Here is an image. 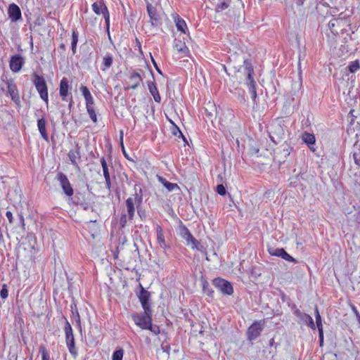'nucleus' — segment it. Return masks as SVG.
Returning <instances> with one entry per match:
<instances>
[{
	"mask_svg": "<svg viewBox=\"0 0 360 360\" xmlns=\"http://www.w3.org/2000/svg\"><path fill=\"white\" fill-rule=\"evenodd\" d=\"M114 257H115V258H117V253H115Z\"/></svg>",
	"mask_w": 360,
	"mask_h": 360,
	"instance_id": "obj_63",
	"label": "nucleus"
},
{
	"mask_svg": "<svg viewBox=\"0 0 360 360\" xmlns=\"http://www.w3.org/2000/svg\"><path fill=\"white\" fill-rule=\"evenodd\" d=\"M8 15L13 22H15L21 18V11L20 8L15 4H12L8 8Z\"/></svg>",
	"mask_w": 360,
	"mask_h": 360,
	"instance_id": "obj_14",
	"label": "nucleus"
},
{
	"mask_svg": "<svg viewBox=\"0 0 360 360\" xmlns=\"http://www.w3.org/2000/svg\"><path fill=\"white\" fill-rule=\"evenodd\" d=\"M259 151V149L258 147H257L256 146H253L251 143L250 144L249 153L251 155H257L258 156Z\"/></svg>",
	"mask_w": 360,
	"mask_h": 360,
	"instance_id": "obj_41",
	"label": "nucleus"
},
{
	"mask_svg": "<svg viewBox=\"0 0 360 360\" xmlns=\"http://www.w3.org/2000/svg\"><path fill=\"white\" fill-rule=\"evenodd\" d=\"M148 90L150 92V94H152L154 100L156 102L160 103L161 101V97L158 91L156 84L154 82H148Z\"/></svg>",
	"mask_w": 360,
	"mask_h": 360,
	"instance_id": "obj_20",
	"label": "nucleus"
},
{
	"mask_svg": "<svg viewBox=\"0 0 360 360\" xmlns=\"http://www.w3.org/2000/svg\"><path fill=\"white\" fill-rule=\"evenodd\" d=\"M126 241H127L126 238H125V237H124V238H122V245H123Z\"/></svg>",
	"mask_w": 360,
	"mask_h": 360,
	"instance_id": "obj_58",
	"label": "nucleus"
},
{
	"mask_svg": "<svg viewBox=\"0 0 360 360\" xmlns=\"http://www.w3.org/2000/svg\"><path fill=\"white\" fill-rule=\"evenodd\" d=\"M68 157L72 164L76 167L79 169L78 164L77 162V160L80 159V153L79 148L77 147L75 150H70L68 153Z\"/></svg>",
	"mask_w": 360,
	"mask_h": 360,
	"instance_id": "obj_22",
	"label": "nucleus"
},
{
	"mask_svg": "<svg viewBox=\"0 0 360 360\" xmlns=\"http://www.w3.org/2000/svg\"><path fill=\"white\" fill-rule=\"evenodd\" d=\"M93 11L97 14H103L106 22V25L109 27L110 15L106 6L103 2H95L92 5Z\"/></svg>",
	"mask_w": 360,
	"mask_h": 360,
	"instance_id": "obj_10",
	"label": "nucleus"
},
{
	"mask_svg": "<svg viewBox=\"0 0 360 360\" xmlns=\"http://www.w3.org/2000/svg\"><path fill=\"white\" fill-rule=\"evenodd\" d=\"M283 146V149L278 150L277 155L279 158L285 159L290 154L292 148L287 144H284Z\"/></svg>",
	"mask_w": 360,
	"mask_h": 360,
	"instance_id": "obj_29",
	"label": "nucleus"
},
{
	"mask_svg": "<svg viewBox=\"0 0 360 360\" xmlns=\"http://www.w3.org/2000/svg\"><path fill=\"white\" fill-rule=\"evenodd\" d=\"M131 85L127 89H136L142 81V79L139 73H134L129 78Z\"/></svg>",
	"mask_w": 360,
	"mask_h": 360,
	"instance_id": "obj_23",
	"label": "nucleus"
},
{
	"mask_svg": "<svg viewBox=\"0 0 360 360\" xmlns=\"http://www.w3.org/2000/svg\"><path fill=\"white\" fill-rule=\"evenodd\" d=\"M134 190L136 193L134 195V198H129L126 200V206L129 215V219H132L135 212L134 204L136 203L138 205L141 204L142 202V195L141 194H139L136 193V185L134 187Z\"/></svg>",
	"mask_w": 360,
	"mask_h": 360,
	"instance_id": "obj_7",
	"label": "nucleus"
},
{
	"mask_svg": "<svg viewBox=\"0 0 360 360\" xmlns=\"http://www.w3.org/2000/svg\"><path fill=\"white\" fill-rule=\"evenodd\" d=\"M264 323V320L255 321L248 329V339L254 340L257 338L263 330Z\"/></svg>",
	"mask_w": 360,
	"mask_h": 360,
	"instance_id": "obj_6",
	"label": "nucleus"
},
{
	"mask_svg": "<svg viewBox=\"0 0 360 360\" xmlns=\"http://www.w3.org/2000/svg\"><path fill=\"white\" fill-rule=\"evenodd\" d=\"M176 26L178 30L181 31L182 33L186 34V30L187 29V25L185 21L183 19L178 18L176 20Z\"/></svg>",
	"mask_w": 360,
	"mask_h": 360,
	"instance_id": "obj_32",
	"label": "nucleus"
},
{
	"mask_svg": "<svg viewBox=\"0 0 360 360\" xmlns=\"http://www.w3.org/2000/svg\"><path fill=\"white\" fill-rule=\"evenodd\" d=\"M65 331L66 335L72 334V328L68 322L66 323V326L65 327Z\"/></svg>",
	"mask_w": 360,
	"mask_h": 360,
	"instance_id": "obj_47",
	"label": "nucleus"
},
{
	"mask_svg": "<svg viewBox=\"0 0 360 360\" xmlns=\"http://www.w3.org/2000/svg\"><path fill=\"white\" fill-rule=\"evenodd\" d=\"M85 101H86V108L92 107V105L94 104V99H93V97L91 96L87 97L85 99Z\"/></svg>",
	"mask_w": 360,
	"mask_h": 360,
	"instance_id": "obj_45",
	"label": "nucleus"
},
{
	"mask_svg": "<svg viewBox=\"0 0 360 360\" xmlns=\"http://www.w3.org/2000/svg\"><path fill=\"white\" fill-rule=\"evenodd\" d=\"M150 292L143 288L141 289L139 295V300L141 303L142 307L146 313L150 314L151 312L150 305L149 303Z\"/></svg>",
	"mask_w": 360,
	"mask_h": 360,
	"instance_id": "obj_13",
	"label": "nucleus"
},
{
	"mask_svg": "<svg viewBox=\"0 0 360 360\" xmlns=\"http://www.w3.org/2000/svg\"><path fill=\"white\" fill-rule=\"evenodd\" d=\"M223 69H224L226 72H227V71H226V67H225L224 65L223 66Z\"/></svg>",
	"mask_w": 360,
	"mask_h": 360,
	"instance_id": "obj_61",
	"label": "nucleus"
},
{
	"mask_svg": "<svg viewBox=\"0 0 360 360\" xmlns=\"http://www.w3.org/2000/svg\"><path fill=\"white\" fill-rule=\"evenodd\" d=\"M281 258H283V259H285V261H288V262H297V260L295 258H293L292 257H291L289 254H288L285 252V250L284 251Z\"/></svg>",
	"mask_w": 360,
	"mask_h": 360,
	"instance_id": "obj_42",
	"label": "nucleus"
},
{
	"mask_svg": "<svg viewBox=\"0 0 360 360\" xmlns=\"http://www.w3.org/2000/svg\"><path fill=\"white\" fill-rule=\"evenodd\" d=\"M315 318H316V327L319 330V338L321 343L323 342V326L321 322V317L319 311V309L317 307H315Z\"/></svg>",
	"mask_w": 360,
	"mask_h": 360,
	"instance_id": "obj_16",
	"label": "nucleus"
},
{
	"mask_svg": "<svg viewBox=\"0 0 360 360\" xmlns=\"http://www.w3.org/2000/svg\"><path fill=\"white\" fill-rule=\"evenodd\" d=\"M285 250L283 248H269V252L273 256L282 257Z\"/></svg>",
	"mask_w": 360,
	"mask_h": 360,
	"instance_id": "obj_33",
	"label": "nucleus"
},
{
	"mask_svg": "<svg viewBox=\"0 0 360 360\" xmlns=\"http://www.w3.org/2000/svg\"><path fill=\"white\" fill-rule=\"evenodd\" d=\"M213 283L222 293L229 295L233 293V287L229 282L222 278H216L213 281Z\"/></svg>",
	"mask_w": 360,
	"mask_h": 360,
	"instance_id": "obj_8",
	"label": "nucleus"
},
{
	"mask_svg": "<svg viewBox=\"0 0 360 360\" xmlns=\"http://www.w3.org/2000/svg\"><path fill=\"white\" fill-rule=\"evenodd\" d=\"M68 91V82L66 78H63L60 83V96L65 100Z\"/></svg>",
	"mask_w": 360,
	"mask_h": 360,
	"instance_id": "obj_24",
	"label": "nucleus"
},
{
	"mask_svg": "<svg viewBox=\"0 0 360 360\" xmlns=\"http://www.w3.org/2000/svg\"><path fill=\"white\" fill-rule=\"evenodd\" d=\"M147 11H148V15L151 20V23L153 25H154V21H158V15H157V13H156V8L152 6L151 4H147Z\"/></svg>",
	"mask_w": 360,
	"mask_h": 360,
	"instance_id": "obj_27",
	"label": "nucleus"
},
{
	"mask_svg": "<svg viewBox=\"0 0 360 360\" xmlns=\"http://www.w3.org/2000/svg\"><path fill=\"white\" fill-rule=\"evenodd\" d=\"M112 63V58L110 55H107L103 58V65L105 68H110Z\"/></svg>",
	"mask_w": 360,
	"mask_h": 360,
	"instance_id": "obj_38",
	"label": "nucleus"
},
{
	"mask_svg": "<svg viewBox=\"0 0 360 360\" xmlns=\"http://www.w3.org/2000/svg\"><path fill=\"white\" fill-rule=\"evenodd\" d=\"M119 251H120V247L118 246V247L117 248V252H118Z\"/></svg>",
	"mask_w": 360,
	"mask_h": 360,
	"instance_id": "obj_62",
	"label": "nucleus"
},
{
	"mask_svg": "<svg viewBox=\"0 0 360 360\" xmlns=\"http://www.w3.org/2000/svg\"><path fill=\"white\" fill-rule=\"evenodd\" d=\"M208 286H209V284H208L207 282H205L203 283V290H204L205 293H206L207 295H210V292L209 291Z\"/></svg>",
	"mask_w": 360,
	"mask_h": 360,
	"instance_id": "obj_50",
	"label": "nucleus"
},
{
	"mask_svg": "<svg viewBox=\"0 0 360 360\" xmlns=\"http://www.w3.org/2000/svg\"><path fill=\"white\" fill-rule=\"evenodd\" d=\"M8 91L12 98V100L18 105L20 104V98H19V96H18V90L16 89V86L14 84H8Z\"/></svg>",
	"mask_w": 360,
	"mask_h": 360,
	"instance_id": "obj_17",
	"label": "nucleus"
},
{
	"mask_svg": "<svg viewBox=\"0 0 360 360\" xmlns=\"http://www.w3.org/2000/svg\"><path fill=\"white\" fill-rule=\"evenodd\" d=\"M169 122L172 124V133L174 136H178L182 137L184 141L188 143L186 137L183 135L179 128L170 120Z\"/></svg>",
	"mask_w": 360,
	"mask_h": 360,
	"instance_id": "obj_30",
	"label": "nucleus"
},
{
	"mask_svg": "<svg viewBox=\"0 0 360 360\" xmlns=\"http://www.w3.org/2000/svg\"><path fill=\"white\" fill-rule=\"evenodd\" d=\"M288 133L287 126L284 124L283 120H280L271 126V130L270 131V138L276 142V139L281 140L286 137Z\"/></svg>",
	"mask_w": 360,
	"mask_h": 360,
	"instance_id": "obj_3",
	"label": "nucleus"
},
{
	"mask_svg": "<svg viewBox=\"0 0 360 360\" xmlns=\"http://www.w3.org/2000/svg\"><path fill=\"white\" fill-rule=\"evenodd\" d=\"M302 141L309 146L311 150H314V149H312L310 147V145L314 144L316 141L315 136L313 134L304 132L302 136Z\"/></svg>",
	"mask_w": 360,
	"mask_h": 360,
	"instance_id": "obj_26",
	"label": "nucleus"
},
{
	"mask_svg": "<svg viewBox=\"0 0 360 360\" xmlns=\"http://www.w3.org/2000/svg\"><path fill=\"white\" fill-rule=\"evenodd\" d=\"M78 41L77 34L75 32H72V51L75 52L76 45Z\"/></svg>",
	"mask_w": 360,
	"mask_h": 360,
	"instance_id": "obj_39",
	"label": "nucleus"
},
{
	"mask_svg": "<svg viewBox=\"0 0 360 360\" xmlns=\"http://www.w3.org/2000/svg\"><path fill=\"white\" fill-rule=\"evenodd\" d=\"M234 71L231 73V77L235 82L243 83L244 82L249 86L251 97L255 100L257 97V92L255 89V82L252 78V73L254 72L253 68L250 61L248 60H243V65L236 70L234 67Z\"/></svg>",
	"mask_w": 360,
	"mask_h": 360,
	"instance_id": "obj_2",
	"label": "nucleus"
},
{
	"mask_svg": "<svg viewBox=\"0 0 360 360\" xmlns=\"http://www.w3.org/2000/svg\"><path fill=\"white\" fill-rule=\"evenodd\" d=\"M123 136H124L123 131L120 130V146L122 148H123Z\"/></svg>",
	"mask_w": 360,
	"mask_h": 360,
	"instance_id": "obj_53",
	"label": "nucleus"
},
{
	"mask_svg": "<svg viewBox=\"0 0 360 360\" xmlns=\"http://www.w3.org/2000/svg\"><path fill=\"white\" fill-rule=\"evenodd\" d=\"M127 216L126 214H122L120 218V225L122 227H124L127 224Z\"/></svg>",
	"mask_w": 360,
	"mask_h": 360,
	"instance_id": "obj_49",
	"label": "nucleus"
},
{
	"mask_svg": "<svg viewBox=\"0 0 360 360\" xmlns=\"http://www.w3.org/2000/svg\"><path fill=\"white\" fill-rule=\"evenodd\" d=\"M357 219L360 221V210H359V217H357Z\"/></svg>",
	"mask_w": 360,
	"mask_h": 360,
	"instance_id": "obj_59",
	"label": "nucleus"
},
{
	"mask_svg": "<svg viewBox=\"0 0 360 360\" xmlns=\"http://www.w3.org/2000/svg\"><path fill=\"white\" fill-rule=\"evenodd\" d=\"M360 68L359 63L358 60L353 61L349 66L348 69L350 72L354 73Z\"/></svg>",
	"mask_w": 360,
	"mask_h": 360,
	"instance_id": "obj_35",
	"label": "nucleus"
},
{
	"mask_svg": "<svg viewBox=\"0 0 360 360\" xmlns=\"http://www.w3.org/2000/svg\"><path fill=\"white\" fill-rule=\"evenodd\" d=\"M151 60H152V62H153V64L154 65L155 68H156L157 71L160 73V74H162V72L161 70L158 68L155 60L153 58V57L151 56Z\"/></svg>",
	"mask_w": 360,
	"mask_h": 360,
	"instance_id": "obj_54",
	"label": "nucleus"
},
{
	"mask_svg": "<svg viewBox=\"0 0 360 360\" xmlns=\"http://www.w3.org/2000/svg\"><path fill=\"white\" fill-rule=\"evenodd\" d=\"M157 178L158 179V181L163 184V186L169 191H174L175 188L176 189H179V187L178 186V185L176 184H173V183H170L169 181H167L165 179H164L163 177L158 175L157 176Z\"/></svg>",
	"mask_w": 360,
	"mask_h": 360,
	"instance_id": "obj_25",
	"label": "nucleus"
},
{
	"mask_svg": "<svg viewBox=\"0 0 360 360\" xmlns=\"http://www.w3.org/2000/svg\"><path fill=\"white\" fill-rule=\"evenodd\" d=\"M101 163L103 168V175L105 179V183L107 187L109 188L110 187V174L108 169L107 162L104 158H102L101 159Z\"/></svg>",
	"mask_w": 360,
	"mask_h": 360,
	"instance_id": "obj_21",
	"label": "nucleus"
},
{
	"mask_svg": "<svg viewBox=\"0 0 360 360\" xmlns=\"http://www.w3.org/2000/svg\"><path fill=\"white\" fill-rule=\"evenodd\" d=\"M353 158L355 162V163L357 165H360V154L359 153H354Z\"/></svg>",
	"mask_w": 360,
	"mask_h": 360,
	"instance_id": "obj_48",
	"label": "nucleus"
},
{
	"mask_svg": "<svg viewBox=\"0 0 360 360\" xmlns=\"http://www.w3.org/2000/svg\"><path fill=\"white\" fill-rule=\"evenodd\" d=\"M274 342V338H271V339L270 340V342H269V345H270V346H273Z\"/></svg>",
	"mask_w": 360,
	"mask_h": 360,
	"instance_id": "obj_57",
	"label": "nucleus"
},
{
	"mask_svg": "<svg viewBox=\"0 0 360 360\" xmlns=\"http://www.w3.org/2000/svg\"><path fill=\"white\" fill-rule=\"evenodd\" d=\"M6 217L8 219L9 222L12 223L13 222V214H12L11 212L7 211L6 213Z\"/></svg>",
	"mask_w": 360,
	"mask_h": 360,
	"instance_id": "obj_52",
	"label": "nucleus"
},
{
	"mask_svg": "<svg viewBox=\"0 0 360 360\" xmlns=\"http://www.w3.org/2000/svg\"><path fill=\"white\" fill-rule=\"evenodd\" d=\"M40 352H41L42 360H47L49 356H48V353H47L46 349L44 347H41Z\"/></svg>",
	"mask_w": 360,
	"mask_h": 360,
	"instance_id": "obj_46",
	"label": "nucleus"
},
{
	"mask_svg": "<svg viewBox=\"0 0 360 360\" xmlns=\"http://www.w3.org/2000/svg\"><path fill=\"white\" fill-rule=\"evenodd\" d=\"M57 180L60 182L63 192L68 196H72L73 195V189L66 175L62 172H59L57 175Z\"/></svg>",
	"mask_w": 360,
	"mask_h": 360,
	"instance_id": "obj_9",
	"label": "nucleus"
},
{
	"mask_svg": "<svg viewBox=\"0 0 360 360\" xmlns=\"http://www.w3.org/2000/svg\"><path fill=\"white\" fill-rule=\"evenodd\" d=\"M81 91L82 92L83 96H84V98L86 99L87 97L91 96V93L89 91L88 88L86 86H82L81 87Z\"/></svg>",
	"mask_w": 360,
	"mask_h": 360,
	"instance_id": "obj_43",
	"label": "nucleus"
},
{
	"mask_svg": "<svg viewBox=\"0 0 360 360\" xmlns=\"http://www.w3.org/2000/svg\"><path fill=\"white\" fill-rule=\"evenodd\" d=\"M174 48L180 53L185 55H188L189 53V50L186 45V43L184 41H181V40L175 39Z\"/></svg>",
	"mask_w": 360,
	"mask_h": 360,
	"instance_id": "obj_19",
	"label": "nucleus"
},
{
	"mask_svg": "<svg viewBox=\"0 0 360 360\" xmlns=\"http://www.w3.org/2000/svg\"><path fill=\"white\" fill-rule=\"evenodd\" d=\"M179 234L183 238H184L186 240L187 245H191V248L193 249H198V240L193 238V236L191 235V233L186 226H182L180 227Z\"/></svg>",
	"mask_w": 360,
	"mask_h": 360,
	"instance_id": "obj_11",
	"label": "nucleus"
},
{
	"mask_svg": "<svg viewBox=\"0 0 360 360\" xmlns=\"http://www.w3.org/2000/svg\"><path fill=\"white\" fill-rule=\"evenodd\" d=\"M8 290H7V288H6V284H4L2 285V288L0 291V296L2 299H6L8 297Z\"/></svg>",
	"mask_w": 360,
	"mask_h": 360,
	"instance_id": "obj_40",
	"label": "nucleus"
},
{
	"mask_svg": "<svg viewBox=\"0 0 360 360\" xmlns=\"http://www.w3.org/2000/svg\"><path fill=\"white\" fill-rule=\"evenodd\" d=\"M67 344L69 346L70 351L72 354H74L73 348H74V338L73 335L70 334L66 335Z\"/></svg>",
	"mask_w": 360,
	"mask_h": 360,
	"instance_id": "obj_34",
	"label": "nucleus"
},
{
	"mask_svg": "<svg viewBox=\"0 0 360 360\" xmlns=\"http://www.w3.org/2000/svg\"><path fill=\"white\" fill-rule=\"evenodd\" d=\"M352 309L353 312L355 314V315L356 316L357 319H358V321H359V322L360 323V314L358 312L356 308L354 306H352Z\"/></svg>",
	"mask_w": 360,
	"mask_h": 360,
	"instance_id": "obj_51",
	"label": "nucleus"
},
{
	"mask_svg": "<svg viewBox=\"0 0 360 360\" xmlns=\"http://www.w3.org/2000/svg\"><path fill=\"white\" fill-rule=\"evenodd\" d=\"M217 192L218 194L224 195L226 194V189L222 184H219L217 186Z\"/></svg>",
	"mask_w": 360,
	"mask_h": 360,
	"instance_id": "obj_44",
	"label": "nucleus"
},
{
	"mask_svg": "<svg viewBox=\"0 0 360 360\" xmlns=\"http://www.w3.org/2000/svg\"><path fill=\"white\" fill-rule=\"evenodd\" d=\"M39 131L45 140H48V135L46 131V121L44 118H41L37 122Z\"/></svg>",
	"mask_w": 360,
	"mask_h": 360,
	"instance_id": "obj_28",
	"label": "nucleus"
},
{
	"mask_svg": "<svg viewBox=\"0 0 360 360\" xmlns=\"http://www.w3.org/2000/svg\"><path fill=\"white\" fill-rule=\"evenodd\" d=\"M152 311L147 314L145 311L142 314H135L132 316L135 323L142 329L152 330Z\"/></svg>",
	"mask_w": 360,
	"mask_h": 360,
	"instance_id": "obj_4",
	"label": "nucleus"
},
{
	"mask_svg": "<svg viewBox=\"0 0 360 360\" xmlns=\"http://www.w3.org/2000/svg\"><path fill=\"white\" fill-rule=\"evenodd\" d=\"M86 109H87V112L91 117V120L96 123L97 122V117H96V112H95L94 108L90 107V108H86Z\"/></svg>",
	"mask_w": 360,
	"mask_h": 360,
	"instance_id": "obj_37",
	"label": "nucleus"
},
{
	"mask_svg": "<svg viewBox=\"0 0 360 360\" xmlns=\"http://www.w3.org/2000/svg\"><path fill=\"white\" fill-rule=\"evenodd\" d=\"M302 88V79L293 82L291 85V91L293 95H295Z\"/></svg>",
	"mask_w": 360,
	"mask_h": 360,
	"instance_id": "obj_31",
	"label": "nucleus"
},
{
	"mask_svg": "<svg viewBox=\"0 0 360 360\" xmlns=\"http://www.w3.org/2000/svg\"><path fill=\"white\" fill-rule=\"evenodd\" d=\"M294 314L300 319L299 323L300 324H305L311 329L315 330L316 326L314 323L313 319L309 314L302 313L299 309H296L294 311Z\"/></svg>",
	"mask_w": 360,
	"mask_h": 360,
	"instance_id": "obj_12",
	"label": "nucleus"
},
{
	"mask_svg": "<svg viewBox=\"0 0 360 360\" xmlns=\"http://www.w3.org/2000/svg\"><path fill=\"white\" fill-rule=\"evenodd\" d=\"M123 354L124 351L122 349L115 351L112 354V360H122Z\"/></svg>",
	"mask_w": 360,
	"mask_h": 360,
	"instance_id": "obj_36",
	"label": "nucleus"
},
{
	"mask_svg": "<svg viewBox=\"0 0 360 360\" xmlns=\"http://www.w3.org/2000/svg\"><path fill=\"white\" fill-rule=\"evenodd\" d=\"M122 152H123V154L124 155V156L128 158V156H127V154L126 153L124 146H123V148L122 147Z\"/></svg>",
	"mask_w": 360,
	"mask_h": 360,
	"instance_id": "obj_56",
	"label": "nucleus"
},
{
	"mask_svg": "<svg viewBox=\"0 0 360 360\" xmlns=\"http://www.w3.org/2000/svg\"><path fill=\"white\" fill-rule=\"evenodd\" d=\"M20 222L22 224V229H25V221H24V217L22 215L20 216Z\"/></svg>",
	"mask_w": 360,
	"mask_h": 360,
	"instance_id": "obj_55",
	"label": "nucleus"
},
{
	"mask_svg": "<svg viewBox=\"0 0 360 360\" xmlns=\"http://www.w3.org/2000/svg\"><path fill=\"white\" fill-rule=\"evenodd\" d=\"M23 58L19 56H13L10 60V68L12 71L18 72L23 64Z\"/></svg>",
	"mask_w": 360,
	"mask_h": 360,
	"instance_id": "obj_15",
	"label": "nucleus"
},
{
	"mask_svg": "<svg viewBox=\"0 0 360 360\" xmlns=\"http://www.w3.org/2000/svg\"><path fill=\"white\" fill-rule=\"evenodd\" d=\"M359 154H360V153H359Z\"/></svg>",
	"mask_w": 360,
	"mask_h": 360,
	"instance_id": "obj_64",
	"label": "nucleus"
},
{
	"mask_svg": "<svg viewBox=\"0 0 360 360\" xmlns=\"http://www.w3.org/2000/svg\"><path fill=\"white\" fill-rule=\"evenodd\" d=\"M216 12L226 11L225 14L230 18V20L240 25L244 22V10L241 0H217L216 2Z\"/></svg>",
	"mask_w": 360,
	"mask_h": 360,
	"instance_id": "obj_1",
	"label": "nucleus"
},
{
	"mask_svg": "<svg viewBox=\"0 0 360 360\" xmlns=\"http://www.w3.org/2000/svg\"><path fill=\"white\" fill-rule=\"evenodd\" d=\"M34 84L36 86L37 90L40 94V97L42 100H44L46 103L48 102V91L46 82L44 79L37 75L34 74Z\"/></svg>",
	"mask_w": 360,
	"mask_h": 360,
	"instance_id": "obj_5",
	"label": "nucleus"
},
{
	"mask_svg": "<svg viewBox=\"0 0 360 360\" xmlns=\"http://www.w3.org/2000/svg\"><path fill=\"white\" fill-rule=\"evenodd\" d=\"M156 234H157V240H158V243L160 244V246L163 249H166L167 248V246L165 243L163 231H162V227L159 225H157V227H156Z\"/></svg>",
	"mask_w": 360,
	"mask_h": 360,
	"instance_id": "obj_18",
	"label": "nucleus"
},
{
	"mask_svg": "<svg viewBox=\"0 0 360 360\" xmlns=\"http://www.w3.org/2000/svg\"><path fill=\"white\" fill-rule=\"evenodd\" d=\"M138 44H139V50L141 51V45H140V41H139L138 40H136Z\"/></svg>",
	"mask_w": 360,
	"mask_h": 360,
	"instance_id": "obj_60",
	"label": "nucleus"
}]
</instances>
